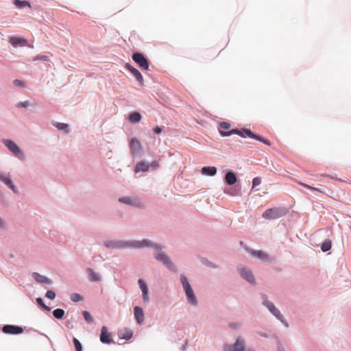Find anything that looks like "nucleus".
<instances>
[{
    "label": "nucleus",
    "mask_w": 351,
    "mask_h": 351,
    "mask_svg": "<svg viewBox=\"0 0 351 351\" xmlns=\"http://www.w3.org/2000/svg\"><path fill=\"white\" fill-rule=\"evenodd\" d=\"M105 245L107 247L112 248H123L126 247H133L136 248H141L144 247H152L155 249L156 252L154 254V257L156 260L162 262L164 265H165L168 269L172 271H175L176 268L171 261L170 258L161 251L160 247L156 244L152 243L150 241L144 239L141 241H132V242H125V241H109L105 243Z\"/></svg>",
    "instance_id": "nucleus-1"
},
{
    "label": "nucleus",
    "mask_w": 351,
    "mask_h": 351,
    "mask_svg": "<svg viewBox=\"0 0 351 351\" xmlns=\"http://www.w3.org/2000/svg\"><path fill=\"white\" fill-rule=\"evenodd\" d=\"M230 124L228 122H221L219 124L220 127V134L223 136H229L232 134H238L239 136L241 137H250L256 140H258L259 141H261L264 143L266 145H270V143L268 140L262 138L261 136L256 135L254 134L249 129H243L241 130H237V129H233L231 130L229 132H226L225 130H228L230 128Z\"/></svg>",
    "instance_id": "nucleus-2"
},
{
    "label": "nucleus",
    "mask_w": 351,
    "mask_h": 351,
    "mask_svg": "<svg viewBox=\"0 0 351 351\" xmlns=\"http://www.w3.org/2000/svg\"><path fill=\"white\" fill-rule=\"evenodd\" d=\"M287 212L285 208H272L265 210L262 216L267 219H275L285 215Z\"/></svg>",
    "instance_id": "nucleus-3"
},
{
    "label": "nucleus",
    "mask_w": 351,
    "mask_h": 351,
    "mask_svg": "<svg viewBox=\"0 0 351 351\" xmlns=\"http://www.w3.org/2000/svg\"><path fill=\"white\" fill-rule=\"evenodd\" d=\"M180 280L182 284L183 288L185 291L186 295L188 298L189 302L195 305L197 304L196 297L193 293V291L185 276L181 275Z\"/></svg>",
    "instance_id": "nucleus-4"
},
{
    "label": "nucleus",
    "mask_w": 351,
    "mask_h": 351,
    "mask_svg": "<svg viewBox=\"0 0 351 351\" xmlns=\"http://www.w3.org/2000/svg\"><path fill=\"white\" fill-rule=\"evenodd\" d=\"M3 143L15 156L21 159L23 158V154L14 142L11 140H3Z\"/></svg>",
    "instance_id": "nucleus-5"
},
{
    "label": "nucleus",
    "mask_w": 351,
    "mask_h": 351,
    "mask_svg": "<svg viewBox=\"0 0 351 351\" xmlns=\"http://www.w3.org/2000/svg\"><path fill=\"white\" fill-rule=\"evenodd\" d=\"M263 304L277 319L284 323L287 327L288 326L287 322L283 319V316L281 315L280 311L274 305L272 302L268 300H265Z\"/></svg>",
    "instance_id": "nucleus-6"
},
{
    "label": "nucleus",
    "mask_w": 351,
    "mask_h": 351,
    "mask_svg": "<svg viewBox=\"0 0 351 351\" xmlns=\"http://www.w3.org/2000/svg\"><path fill=\"white\" fill-rule=\"evenodd\" d=\"M133 60L137 63L140 67L145 70H148L149 69V63L147 58L144 56L143 53H134L132 55Z\"/></svg>",
    "instance_id": "nucleus-7"
},
{
    "label": "nucleus",
    "mask_w": 351,
    "mask_h": 351,
    "mask_svg": "<svg viewBox=\"0 0 351 351\" xmlns=\"http://www.w3.org/2000/svg\"><path fill=\"white\" fill-rule=\"evenodd\" d=\"M244 341L239 337L233 345L226 346L224 351H244Z\"/></svg>",
    "instance_id": "nucleus-8"
},
{
    "label": "nucleus",
    "mask_w": 351,
    "mask_h": 351,
    "mask_svg": "<svg viewBox=\"0 0 351 351\" xmlns=\"http://www.w3.org/2000/svg\"><path fill=\"white\" fill-rule=\"evenodd\" d=\"M2 330L4 333L12 335H18L23 332L21 327L14 325H5L3 327Z\"/></svg>",
    "instance_id": "nucleus-9"
},
{
    "label": "nucleus",
    "mask_w": 351,
    "mask_h": 351,
    "mask_svg": "<svg viewBox=\"0 0 351 351\" xmlns=\"http://www.w3.org/2000/svg\"><path fill=\"white\" fill-rule=\"evenodd\" d=\"M125 68L135 77L141 85H143V77L138 69L133 67L129 63L125 64Z\"/></svg>",
    "instance_id": "nucleus-10"
},
{
    "label": "nucleus",
    "mask_w": 351,
    "mask_h": 351,
    "mask_svg": "<svg viewBox=\"0 0 351 351\" xmlns=\"http://www.w3.org/2000/svg\"><path fill=\"white\" fill-rule=\"evenodd\" d=\"M130 149L132 154L138 153L141 149L142 145L141 142L136 138L131 139L130 142Z\"/></svg>",
    "instance_id": "nucleus-11"
},
{
    "label": "nucleus",
    "mask_w": 351,
    "mask_h": 351,
    "mask_svg": "<svg viewBox=\"0 0 351 351\" xmlns=\"http://www.w3.org/2000/svg\"><path fill=\"white\" fill-rule=\"evenodd\" d=\"M100 341L104 343H110L112 341L111 335L106 326H102L101 329Z\"/></svg>",
    "instance_id": "nucleus-12"
},
{
    "label": "nucleus",
    "mask_w": 351,
    "mask_h": 351,
    "mask_svg": "<svg viewBox=\"0 0 351 351\" xmlns=\"http://www.w3.org/2000/svg\"><path fill=\"white\" fill-rule=\"evenodd\" d=\"M134 317L138 324H142L144 322V312L142 308L135 306L134 308Z\"/></svg>",
    "instance_id": "nucleus-13"
},
{
    "label": "nucleus",
    "mask_w": 351,
    "mask_h": 351,
    "mask_svg": "<svg viewBox=\"0 0 351 351\" xmlns=\"http://www.w3.org/2000/svg\"><path fill=\"white\" fill-rule=\"evenodd\" d=\"M0 180L10 188L14 193H17L16 186L13 184L9 176L0 173Z\"/></svg>",
    "instance_id": "nucleus-14"
},
{
    "label": "nucleus",
    "mask_w": 351,
    "mask_h": 351,
    "mask_svg": "<svg viewBox=\"0 0 351 351\" xmlns=\"http://www.w3.org/2000/svg\"><path fill=\"white\" fill-rule=\"evenodd\" d=\"M10 43L14 46V47H17L19 45L20 46H25L27 45V40L24 39V38H19V37H16V36H11L10 38Z\"/></svg>",
    "instance_id": "nucleus-15"
},
{
    "label": "nucleus",
    "mask_w": 351,
    "mask_h": 351,
    "mask_svg": "<svg viewBox=\"0 0 351 351\" xmlns=\"http://www.w3.org/2000/svg\"><path fill=\"white\" fill-rule=\"evenodd\" d=\"M240 274L247 282H249L250 283L254 282V276L250 270H248L245 268L241 269Z\"/></svg>",
    "instance_id": "nucleus-16"
},
{
    "label": "nucleus",
    "mask_w": 351,
    "mask_h": 351,
    "mask_svg": "<svg viewBox=\"0 0 351 351\" xmlns=\"http://www.w3.org/2000/svg\"><path fill=\"white\" fill-rule=\"evenodd\" d=\"M132 331L128 328H124L119 330L118 336L120 339L128 340L132 337Z\"/></svg>",
    "instance_id": "nucleus-17"
},
{
    "label": "nucleus",
    "mask_w": 351,
    "mask_h": 351,
    "mask_svg": "<svg viewBox=\"0 0 351 351\" xmlns=\"http://www.w3.org/2000/svg\"><path fill=\"white\" fill-rule=\"evenodd\" d=\"M249 252L251 255L256 256L261 260L267 261L269 259L268 255L261 250H249Z\"/></svg>",
    "instance_id": "nucleus-18"
},
{
    "label": "nucleus",
    "mask_w": 351,
    "mask_h": 351,
    "mask_svg": "<svg viewBox=\"0 0 351 351\" xmlns=\"http://www.w3.org/2000/svg\"><path fill=\"white\" fill-rule=\"evenodd\" d=\"M119 201L121 203L133 205L135 206H141V203L138 199H132L130 197L119 198Z\"/></svg>",
    "instance_id": "nucleus-19"
},
{
    "label": "nucleus",
    "mask_w": 351,
    "mask_h": 351,
    "mask_svg": "<svg viewBox=\"0 0 351 351\" xmlns=\"http://www.w3.org/2000/svg\"><path fill=\"white\" fill-rule=\"evenodd\" d=\"M33 278L36 280V281H37L39 283L50 285L52 282L50 279L38 273H34Z\"/></svg>",
    "instance_id": "nucleus-20"
},
{
    "label": "nucleus",
    "mask_w": 351,
    "mask_h": 351,
    "mask_svg": "<svg viewBox=\"0 0 351 351\" xmlns=\"http://www.w3.org/2000/svg\"><path fill=\"white\" fill-rule=\"evenodd\" d=\"M149 165L145 161L138 162L135 167L134 171L138 173L139 171H147L149 169Z\"/></svg>",
    "instance_id": "nucleus-21"
},
{
    "label": "nucleus",
    "mask_w": 351,
    "mask_h": 351,
    "mask_svg": "<svg viewBox=\"0 0 351 351\" xmlns=\"http://www.w3.org/2000/svg\"><path fill=\"white\" fill-rule=\"evenodd\" d=\"M237 177L235 174L231 171L228 172L225 176L226 182L228 185H232L237 182Z\"/></svg>",
    "instance_id": "nucleus-22"
},
{
    "label": "nucleus",
    "mask_w": 351,
    "mask_h": 351,
    "mask_svg": "<svg viewBox=\"0 0 351 351\" xmlns=\"http://www.w3.org/2000/svg\"><path fill=\"white\" fill-rule=\"evenodd\" d=\"M217 173V169L215 167H204L202 169V173L206 176H213Z\"/></svg>",
    "instance_id": "nucleus-23"
},
{
    "label": "nucleus",
    "mask_w": 351,
    "mask_h": 351,
    "mask_svg": "<svg viewBox=\"0 0 351 351\" xmlns=\"http://www.w3.org/2000/svg\"><path fill=\"white\" fill-rule=\"evenodd\" d=\"M88 276V278L90 281H99L100 280V276L98 274L95 272L92 269L88 268L86 270Z\"/></svg>",
    "instance_id": "nucleus-24"
},
{
    "label": "nucleus",
    "mask_w": 351,
    "mask_h": 351,
    "mask_svg": "<svg viewBox=\"0 0 351 351\" xmlns=\"http://www.w3.org/2000/svg\"><path fill=\"white\" fill-rule=\"evenodd\" d=\"M141 115L139 112H134L129 115V121L132 123H138L141 119Z\"/></svg>",
    "instance_id": "nucleus-25"
},
{
    "label": "nucleus",
    "mask_w": 351,
    "mask_h": 351,
    "mask_svg": "<svg viewBox=\"0 0 351 351\" xmlns=\"http://www.w3.org/2000/svg\"><path fill=\"white\" fill-rule=\"evenodd\" d=\"M297 183H298V184H300V185H301V186H304V187L306 188V189H308L311 190V191H318V192L322 193H324V192L322 190H321L320 189H317V188H315V187H313V186H310V185H308V184H307L303 183V182H300V181H297Z\"/></svg>",
    "instance_id": "nucleus-26"
},
{
    "label": "nucleus",
    "mask_w": 351,
    "mask_h": 351,
    "mask_svg": "<svg viewBox=\"0 0 351 351\" xmlns=\"http://www.w3.org/2000/svg\"><path fill=\"white\" fill-rule=\"evenodd\" d=\"M53 316L57 319H62L64 315V311L62 308H57L53 311Z\"/></svg>",
    "instance_id": "nucleus-27"
},
{
    "label": "nucleus",
    "mask_w": 351,
    "mask_h": 351,
    "mask_svg": "<svg viewBox=\"0 0 351 351\" xmlns=\"http://www.w3.org/2000/svg\"><path fill=\"white\" fill-rule=\"evenodd\" d=\"M15 5L19 8H23L25 6L31 7L30 3L27 1H20V0H15Z\"/></svg>",
    "instance_id": "nucleus-28"
},
{
    "label": "nucleus",
    "mask_w": 351,
    "mask_h": 351,
    "mask_svg": "<svg viewBox=\"0 0 351 351\" xmlns=\"http://www.w3.org/2000/svg\"><path fill=\"white\" fill-rule=\"evenodd\" d=\"M331 241L326 239L322 245L321 249L323 252H327L331 248Z\"/></svg>",
    "instance_id": "nucleus-29"
},
{
    "label": "nucleus",
    "mask_w": 351,
    "mask_h": 351,
    "mask_svg": "<svg viewBox=\"0 0 351 351\" xmlns=\"http://www.w3.org/2000/svg\"><path fill=\"white\" fill-rule=\"evenodd\" d=\"M53 125L60 130H66L68 132L67 128L69 125L66 123L55 122Z\"/></svg>",
    "instance_id": "nucleus-30"
},
{
    "label": "nucleus",
    "mask_w": 351,
    "mask_h": 351,
    "mask_svg": "<svg viewBox=\"0 0 351 351\" xmlns=\"http://www.w3.org/2000/svg\"><path fill=\"white\" fill-rule=\"evenodd\" d=\"M82 315L84 316V319L87 322L90 323V322H93V319H92L91 315L88 311H84L82 312Z\"/></svg>",
    "instance_id": "nucleus-31"
},
{
    "label": "nucleus",
    "mask_w": 351,
    "mask_h": 351,
    "mask_svg": "<svg viewBox=\"0 0 351 351\" xmlns=\"http://www.w3.org/2000/svg\"><path fill=\"white\" fill-rule=\"evenodd\" d=\"M82 297L78 293H73L71 295V300L73 302H80L82 300Z\"/></svg>",
    "instance_id": "nucleus-32"
},
{
    "label": "nucleus",
    "mask_w": 351,
    "mask_h": 351,
    "mask_svg": "<svg viewBox=\"0 0 351 351\" xmlns=\"http://www.w3.org/2000/svg\"><path fill=\"white\" fill-rule=\"evenodd\" d=\"M73 343H74L76 351H82V345L78 339H77L76 338H74Z\"/></svg>",
    "instance_id": "nucleus-33"
},
{
    "label": "nucleus",
    "mask_w": 351,
    "mask_h": 351,
    "mask_svg": "<svg viewBox=\"0 0 351 351\" xmlns=\"http://www.w3.org/2000/svg\"><path fill=\"white\" fill-rule=\"evenodd\" d=\"M37 60L49 61V58L47 56H37L34 58L33 61Z\"/></svg>",
    "instance_id": "nucleus-34"
},
{
    "label": "nucleus",
    "mask_w": 351,
    "mask_h": 351,
    "mask_svg": "<svg viewBox=\"0 0 351 351\" xmlns=\"http://www.w3.org/2000/svg\"><path fill=\"white\" fill-rule=\"evenodd\" d=\"M261 178L259 177H256L252 180V188H254L255 186L261 184Z\"/></svg>",
    "instance_id": "nucleus-35"
},
{
    "label": "nucleus",
    "mask_w": 351,
    "mask_h": 351,
    "mask_svg": "<svg viewBox=\"0 0 351 351\" xmlns=\"http://www.w3.org/2000/svg\"><path fill=\"white\" fill-rule=\"evenodd\" d=\"M45 295L50 300H53L56 298L55 292L51 290L47 291Z\"/></svg>",
    "instance_id": "nucleus-36"
},
{
    "label": "nucleus",
    "mask_w": 351,
    "mask_h": 351,
    "mask_svg": "<svg viewBox=\"0 0 351 351\" xmlns=\"http://www.w3.org/2000/svg\"><path fill=\"white\" fill-rule=\"evenodd\" d=\"M142 293H143V299L144 302H147L148 300H149V298H148V289H145V290H142Z\"/></svg>",
    "instance_id": "nucleus-37"
},
{
    "label": "nucleus",
    "mask_w": 351,
    "mask_h": 351,
    "mask_svg": "<svg viewBox=\"0 0 351 351\" xmlns=\"http://www.w3.org/2000/svg\"><path fill=\"white\" fill-rule=\"evenodd\" d=\"M138 284H139V286H140V288H141V291L147 289V287L146 284L145 283V282L142 279H139L138 280Z\"/></svg>",
    "instance_id": "nucleus-38"
},
{
    "label": "nucleus",
    "mask_w": 351,
    "mask_h": 351,
    "mask_svg": "<svg viewBox=\"0 0 351 351\" xmlns=\"http://www.w3.org/2000/svg\"><path fill=\"white\" fill-rule=\"evenodd\" d=\"M13 84L17 86H25V83L19 80H15L13 81Z\"/></svg>",
    "instance_id": "nucleus-39"
},
{
    "label": "nucleus",
    "mask_w": 351,
    "mask_h": 351,
    "mask_svg": "<svg viewBox=\"0 0 351 351\" xmlns=\"http://www.w3.org/2000/svg\"><path fill=\"white\" fill-rule=\"evenodd\" d=\"M154 132L157 134H159L162 132V128L158 127V126H156L154 129Z\"/></svg>",
    "instance_id": "nucleus-40"
},
{
    "label": "nucleus",
    "mask_w": 351,
    "mask_h": 351,
    "mask_svg": "<svg viewBox=\"0 0 351 351\" xmlns=\"http://www.w3.org/2000/svg\"><path fill=\"white\" fill-rule=\"evenodd\" d=\"M149 166H151L152 167H153L154 169H156L159 167V163L157 161H154L153 162H152V164Z\"/></svg>",
    "instance_id": "nucleus-41"
},
{
    "label": "nucleus",
    "mask_w": 351,
    "mask_h": 351,
    "mask_svg": "<svg viewBox=\"0 0 351 351\" xmlns=\"http://www.w3.org/2000/svg\"><path fill=\"white\" fill-rule=\"evenodd\" d=\"M18 106L25 108L27 106V102H20L19 104H18Z\"/></svg>",
    "instance_id": "nucleus-42"
},
{
    "label": "nucleus",
    "mask_w": 351,
    "mask_h": 351,
    "mask_svg": "<svg viewBox=\"0 0 351 351\" xmlns=\"http://www.w3.org/2000/svg\"><path fill=\"white\" fill-rule=\"evenodd\" d=\"M36 302L38 304L41 305L42 306H43V304H45L43 300L40 298L36 299Z\"/></svg>",
    "instance_id": "nucleus-43"
},
{
    "label": "nucleus",
    "mask_w": 351,
    "mask_h": 351,
    "mask_svg": "<svg viewBox=\"0 0 351 351\" xmlns=\"http://www.w3.org/2000/svg\"><path fill=\"white\" fill-rule=\"evenodd\" d=\"M229 326L232 328H237L238 327V324L230 323Z\"/></svg>",
    "instance_id": "nucleus-44"
},
{
    "label": "nucleus",
    "mask_w": 351,
    "mask_h": 351,
    "mask_svg": "<svg viewBox=\"0 0 351 351\" xmlns=\"http://www.w3.org/2000/svg\"><path fill=\"white\" fill-rule=\"evenodd\" d=\"M43 307L45 310H47V311H49L51 310V308H50L49 307L47 306L45 304H43Z\"/></svg>",
    "instance_id": "nucleus-45"
},
{
    "label": "nucleus",
    "mask_w": 351,
    "mask_h": 351,
    "mask_svg": "<svg viewBox=\"0 0 351 351\" xmlns=\"http://www.w3.org/2000/svg\"><path fill=\"white\" fill-rule=\"evenodd\" d=\"M3 225V221L1 220V219L0 218V227H2Z\"/></svg>",
    "instance_id": "nucleus-46"
},
{
    "label": "nucleus",
    "mask_w": 351,
    "mask_h": 351,
    "mask_svg": "<svg viewBox=\"0 0 351 351\" xmlns=\"http://www.w3.org/2000/svg\"><path fill=\"white\" fill-rule=\"evenodd\" d=\"M262 335H263V337H267V335H265V334H263Z\"/></svg>",
    "instance_id": "nucleus-47"
}]
</instances>
